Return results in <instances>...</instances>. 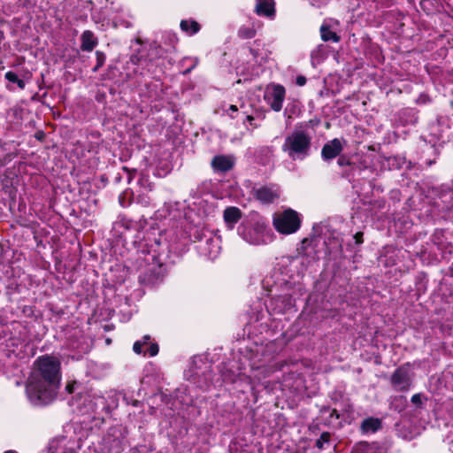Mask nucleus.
I'll list each match as a JSON object with an SVG mask.
<instances>
[{
	"mask_svg": "<svg viewBox=\"0 0 453 453\" xmlns=\"http://www.w3.org/2000/svg\"><path fill=\"white\" fill-rule=\"evenodd\" d=\"M391 385L395 391L407 392L412 386V374L409 365L398 367L392 374Z\"/></svg>",
	"mask_w": 453,
	"mask_h": 453,
	"instance_id": "4468645a",
	"label": "nucleus"
},
{
	"mask_svg": "<svg viewBox=\"0 0 453 453\" xmlns=\"http://www.w3.org/2000/svg\"><path fill=\"white\" fill-rule=\"evenodd\" d=\"M212 365L204 356H196L192 358L190 367L186 372L187 380L196 388L205 391L212 385Z\"/></svg>",
	"mask_w": 453,
	"mask_h": 453,
	"instance_id": "1a4fd4ad",
	"label": "nucleus"
},
{
	"mask_svg": "<svg viewBox=\"0 0 453 453\" xmlns=\"http://www.w3.org/2000/svg\"><path fill=\"white\" fill-rule=\"evenodd\" d=\"M132 54L124 65L128 79L145 77L154 73V62L164 56V49L156 42L143 43L135 39L131 44Z\"/></svg>",
	"mask_w": 453,
	"mask_h": 453,
	"instance_id": "20e7f679",
	"label": "nucleus"
},
{
	"mask_svg": "<svg viewBox=\"0 0 453 453\" xmlns=\"http://www.w3.org/2000/svg\"><path fill=\"white\" fill-rule=\"evenodd\" d=\"M56 448L55 453H77V450L81 448L80 440L75 438L67 439L62 437L57 441H52L50 449Z\"/></svg>",
	"mask_w": 453,
	"mask_h": 453,
	"instance_id": "aec40b11",
	"label": "nucleus"
},
{
	"mask_svg": "<svg viewBox=\"0 0 453 453\" xmlns=\"http://www.w3.org/2000/svg\"><path fill=\"white\" fill-rule=\"evenodd\" d=\"M255 197L264 203H273L280 197V189L276 184L258 186L253 188Z\"/></svg>",
	"mask_w": 453,
	"mask_h": 453,
	"instance_id": "f3484780",
	"label": "nucleus"
},
{
	"mask_svg": "<svg viewBox=\"0 0 453 453\" xmlns=\"http://www.w3.org/2000/svg\"><path fill=\"white\" fill-rule=\"evenodd\" d=\"M311 4L317 7H320L321 5L325 4L327 0H311Z\"/></svg>",
	"mask_w": 453,
	"mask_h": 453,
	"instance_id": "603ef678",
	"label": "nucleus"
},
{
	"mask_svg": "<svg viewBox=\"0 0 453 453\" xmlns=\"http://www.w3.org/2000/svg\"><path fill=\"white\" fill-rule=\"evenodd\" d=\"M311 135L307 130L295 129L285 137L281 150L293 161H303L309 157Z\"/></svg>",
	"mask_w": 453,
	"mask_h": 453,
	"instance_id": "6e6552de",
	"label": "nucleus"
},
{
	"mask_svg": "<svg viewBox=\"0 0 453 453\" xmlns=\"http://www.w3.org/2000/svg\"><path fill=\"white\" fill-rule=\"evenodd\" d=\"M238 235L250 245H266L273 241V234L264 219L250 213L237 227Z\"/></svg>",
	"mask_w": 453,
	"mask_h": 453,
	"instance_id": "423d86ee",
	"label": "nucleus"
},
{
	"mask_svg": "<svg viewBox=\"0 0 453 453\" xmlns=\"http://www.w3.org/2000/svg\"><path fill=\"white\" fill-rule=\"evenodd\" d=\"M353 239L355 240V244L360 245L363 242V233L357 232L353 235Z\"/></svg>",
	"mask_w": 453,
	"mask_h": 453,
	"instance_id": "de8ad7c7",
	"label": "nucleus"
},
{
	"mask_svg": "<svg viewBox=\"0 0 453 453\" xmlns=\"http://www.w3.org/2000/svg\"><path fill=\"white\" fill-rule=\"evenodd\" d=\"M446 440H447L448 444L449 445V450H451V452L453 453V433L452 432H450L448 434Z\"/></svg>",
	"mask_w": 453,
	"mask_h": 453,
	"instance_id": "8fccbe9b",
	"label": "nucleus"
},
{
	"mask_svg": "<svg viewBox=\"0 0 453 453\" xmlns=\"http://www.w3.org/2000/svg\"><path fill=\"white\" fill-rule=\"evenodd\" d=\"M331 434L328 432H324L320 434L319 438L316 441L315 446L323 449L328 448L331 445Z\"/></svg>",
	"mask_w": 453,
	"mask_h": 453,
	"instance_id": "72a5a7b5",
	"label": "nucleus"
},
{
	"mask_svg": "<svg viewBox=\"0 0 453 453\" xmlns=\"http://www.w3.org/2000/svg\"><path fill=\"white\" fill-rule=\"evenodd\" d=\"M145 242L144 248L137 251L133 265L141 272L139 281L143 285L154 287L161 283L165 277L162 257H167V253L175 250V248L166 239L163 242L161 237L154 238L150 243L147 240Z\"/></svg>",
	"mask_w": 453,
	"mask_h": 453,
	"instance_id": "f03ea898",
	"label": "nucleus"
},
{
	"mask_svg": "<svg viewBox=\"0 0 453 453\" xmlns=\"http://www.w3.org/2000/svg\"><path fill=\"white\" fill-rule=\"evenodd\" d=\"M429 142H431V143L433 142V143H434V145H433V146H434L436 142H435V140H434V139H431V140H429Z\"/></svg>",
	"mask_w": 453,
	"mask_h": 453,
	"instance_id": "13d9d810",
	"label": "nucleus"
},
{
	"mask_svg": "<svg viewBox=\"0 0 453 453\" xmlns=\"http://www.w3.org/2000/svg\"><path fill=\"white\" fill-rule=\"evenodd\" d=\"M325 234V244L330 245V249H342V234L334 229H332L330 226H326Z\"/></svg>",
	"mask_w": 453,
	"mask_h": 453,
	"instance_id": "393cba45",
	"label": "nucleus"
},
{
	"mask_svg": "<svg viewBox=\"0 0 453 453\" xmlns=\"http://www.w3.org/2000/svg\"><path fill=\"white\" fill-rule=\"evenodd\" d=\"M165 209L167 214H164L165 218H169L170 220L180 221L182 226L184 223L189 225L190 228H195L196 225L201 226H208L206 222L210 217H212L215 212L213 204L208 203L205 200L198 198L192 204H188V210L182 212L184 206L180 203H168L165 204Z\"/></svg>",
	"mask_w": 453,
	"mask_h": 453,
	"instance_id": "39448f33",
	"label": "nucleus"
},
{
	"mask_svg": "<svg viewBox=\"0 0 453 453\" xmlns=\"http://www.w3.org/2000/svg\"><path fill=\"white\" fill-rule=\"evenodd\" d=\"M422 398H423V395L418 393V394H415L411 396V403L416 405V406H420L421 403H422Z\"/></svg>",
	"mask_w": 453,
	"mask_h": 453,
	"instance_id": "c03bdc74",
	"label": "nucleus"
},
{
	"mask_svg": "<svg viewBox=\"0 0 453 453\" xmlns=\"http://www.w3.org/2000/svg\"><path fill=\"white\" fill-rule=\"evenodd\" d=\"M351 453H377L376 447L373 444H369L367 442H359L357 443Z\"/></svg>",
	"mask_w": 453,
	"mask_h": 453,
	"instance_id": "473e14b6",
	"label": "nucleus"
},
{
	"mask_svg": "<svg viewBox=\"0 0 453 453\" xmlns=\"http://www.w3.org/2000/svg\"><path fill=\"white\" fill-rule=\"evenodd\" d=\"M4 453H16V452H15V451H13V450H7V451H5Z\"/></svg>",
	"mask_w": 453,
	"mask_h": 453,
	"instance_id": "052dcab7",
	"label": "nucleus"
},
{
	"mask_svg": "<svg viewBox=\"0 0 453 453\" xmlns=\"http://www.w3.org/2000/svg\"><path fill=\"white\" fill-rule=\"evenodd\" d=\"M255 11L259 16L273 18L274 16V1L273 0H256Z\"/></svg>",
	"mask_w": 453,
	"mask_h": 453,
	"instance_id": "a878e982",
	"label": "nucleus"
},
{
	"mask_svg": "<svg viewBox=\"0 0 453 453\" xmlns=\"http://www.w3.org/2000/svg\"><path fill=\"white\" fill-rule=\"evenodd\" d=\"M285 96L286 89L280 84L269 85L264 94L265 103L276 112L281 111Z\"/></svg>",
	"mask_w": 453,
	"mask_h": 453,
	"instance_id": "ddd939ff",
	"label": "nucleus"
},
{
	"mask_svg": "<svg viewBox=\"0 0 453 453\" xmlns=\"http://www.w3.org/2000/svg\"><path fill=\"white\" fill-rule=\"evenodd\" d=\"M337 163L340 166H344V165H350V162L349 160V158L345 156H339L338 157V160H337Z\"/></svg>",
	"mask_w": 453,
	"mask_h": 453,
	"instance_id": "49530a36",
	"label": "nucleus"
},
{
	"mask_svg": "<svg viewBox=\"0 0 453 453\" xmlns=\"http://www.w3.org/2000/svg\"><path fill=\"white\" fill-rule=\"evenodd\" d=\"M235 163L234 156L217 155L211 162V165L216 173H226L233 169Z\"/></svg>",
	"mask_w": 453,
	"mask_h": 453,
	"instance_id": "4be33fe9",
	"label": "nucleus"
},
{
	"mask_svg": "<svg viewBox=\"0 0 453 453\" xmlns=\"http://www.w3.org/2000/svg\"><path fill=\"white\" fill-rule=\"evenodd\" d=\"M430 102H431V99H430L429 96L426 94H421L417 99V103L419 104H426Z\"/></svg>",
	"mask_w": 453,
	"mask_h": 453,
	"instance_id": "a18cd8bd",
	"label": "nucleus"
},
{
	"mask_svg": "<svg viewBox=\"0 0 453 453\" xmlns=\"http://www.w3.org/2000/svg\"><path fill=\"white\" fill-rule=\"evenodd\" d=\"M288 262L293 266H296L298 264L302 265V271H303L308 266L305 260L302 257L293 258L291 260L288 259V261L282 260V263L288 264Z\"/></svg>",
	"mask_w": 453,
	"mask_h": 453,
	"instance_id": "ea45409f",
	"label": "nucleus"
},
{
	"mask_svg": "<svg viewBox=\"0 0 453 453\" xmlns=\"http://www.w3.org/2000/svg\"><path fill=\"white\" fill-rule=\"evenodd\" d=\"M126 429L122 426H115L108 429L102 439L99 453H121Z\"/></svg>",
	"mask_w": 453,
	"mask_h": 453,
	"instance_id": "f8f14e48",
	"label": "nucleus"
},
{
	"mask_svg": "<svg viewBox=\"0 0 453 453\" xmlns=\"http://www.w3.org/2000/svg\"><path fill=\"white\" fill-rule=\"evenodd\" d=\"M66 348L73 352V359H79L90 350L91 342L84 335L75 334L67 340Z\"/></svg>",
	"mask_w": 453,
	"mask_h": 453,
	"instance_id": "dca6fc26",
	"label": "nucleus"
},
{
	"mask_svg": "<svg viewBox=\"0 0 453 453\" xmlns=\"http://www.w3.org/2000/svg\"><path fill=\"white\" fill-rule=\"evenodd\" d=\"M190 236L197 243L196 249L200 256L214 260L220 253V237L214 233L213 229L208 226L196 225L195 228L189 229Z\"/></svg>",
	"mask_w": 453,
	"mask_h": 453,
	"instance_id": "0eeeda50",
	"label": "nucleus"
},
{
	"mask_svg": "<svg viewBox=\"0 0 453 453\" xmlns=\"http://www.w3.org/2000/svg\"><path fill=\"white\" fill-rule=\"evenodd\" d=\"M306 78L303 75H298L296 79V84L300 87L304 86L306 84Z\"/></svg>",
	"mask_w": 453,
	"mask_h": 453,
	"instance_id": "09e8293b",
	"label": "nucleus"
},
{
	"mask_svg": "<svg viewBox=\"0 0 453 453\" xmlns=\"http://www.w3.org/2000/svg\"><path fill=\"white\" fill-rule=\"evenodd\" d=\"M96 65H95V67L92 70L94 73L97 72L98 69L104 65L105 59H106L105 55L99 50L96 51Z\"/></svg>",
	"mask_w": 453,
	"mask_h": 453,
	"instance_id": "4c0bfd02",
	"label": "nucleus"
},
{
	"mask_svg": "<svg viewBox=\"0 0 453 453\" xmlns=\"http://www.w3.org/2000/svg\"><path fill=\"white\" fill-rule=\"evenodd\" d=\"M274 228L282 234H291L298 231L301 226V219L299 214L292 210L287 209L282 212L277 213L273 217Z\"/></svg>",
	"mask_w": 453,
	"mask_h": 453,
	"instance_id": "9b49d317",
	"label": "nucleus"
},
{
	"mask_svg": "<svg viewBox=\"0 0 453 453\" xmlns=\"http://www.w3.org/2000/svg\"><path fill=\"white\" fill-rule=\"evenodd\" d=\"M418 111L413 108H408L402 111L400 119L403 125L414 126L418 122Z\"/></svg>",
	"mask_w": 453,
	"mask_h": 453,
	"instance_id": "c85d7f7f",
	"label": "nucleus"
},
{
	"mask_svg": "<svg viewBox=\"0 0 453 453\" xmlns=\"http://www.w3.org/2000/svg\"><path fill=\"white\" fill-rule=\"evenodd\" d=\"M61 364L54 357L42 356L36 360L26 392L30 403L36 406L46 405L57 396L61 381Z\"/></svg>",
	"mask_w": 453,
	"mask_h": 453,
	"instance_id": "f257e3e1",
	"label": "nucleus"
},
{
	"mask_svg": "<svg viewBox=\"0 0 453 453\" xmlns=\"http://www.w3.org/2000/svg\"><path fill=\"white\" fill-rule=\"evenodd\" d=\"M441 138H442V136H441V135H439L436 139H437L438 141H440V139H441Z\"/></svg>",
	"mask_w": 453,
	"mask_h": 453,
	"instance_id": "338daca9",
	"label": "nucleus"
},
{
	"mask_svg": "<svg viewBox=\"0 0 453 453\" xmlns=\"http://www.w3.org/2000/svg\"><path fill=\"white\" fill-rule=\"evenodd\" d=\"M225 112L232 119L237 118L239 115L242 116V113H239L238 107L234 104L229 105V107L225 110Z\"/></svg>",
	"mask_w": 453,
	"mask_h": 453,
	"instance_id": "79ce46f5",
	"label": "nucleus"
},
{
	"mask_svg": "<svg viewBox=\"0 0 453 453\" xmlns=\"http://www.w3.org/2000/svg\"><path fill=\"white\" fill-rule=\"evenodd\" d=\"M180 28L189 35L196 34L200 30V25L195 20H181Z\"/></svg>",
	"mask_w": 453,
	"mask_h": 453,
	"instance_id": "c756f323",
	"label": "nucleus"
},
{
	"mask_svg": "<svg viewBox=\"0 0 453 453\" xmlns=\"http://www.w3.org/2000/svg\"><path fill=\"white\" fill-rule=\"evenodd\" d=\"M169 234H170V232L165 233V235H169Z\"/></svg>",
	"mask_w": 453,
	"mask_h": 453,
	"instance_id": "774afa93",
	"label": "nucleus"
},
{
	"mask_svg": "<svg viewBox=\"0 0 453 453\" xmlns=\"http://www.w3.org/2000/svg\"><path fill=\"white\" fill-rule=\"evenodd\" d=\"M321 38L325 42L332 41L337 42L340 41V36L336 35L335 32L330 30L329 27L326 24H323L320 27Z\"/></svg>",
	"mask_w": 453,
	"mask_h": 453,
	"instance_id": "2f4dec72",
	"label": "nucleus"
},
{
	"mask_svg": "<svg viewBox=\"0 0 453 453\" xmlns=\"http://www.w3.org/2000/svg\"><path fill=\"white\" fill-rule=\"evenodd\" d=\"M81 5H82V7H83V13H82L81 16V17H83V16H84V17H87V16H88V13L89 12H91V10H92V5H93V4H92V2H90V1H82V2H81Z\"/></svg>",
	"mask_w": 453,
	"mask_h": 453,
	"instance_id": "37998d69",
	"label": "nucleus"
},
{
	"mask_svg": "<svg viewBox=\"0 0 453 453\" xmlns=\"http://www.w3.org/2000/svg\"><path fill=\"white\" fill-rule=\"evenodd\" d=\"M19 7L31 10L39 4V0H15Z\"/></svg>",
	"mask_w": 453,
	"mask_h": 453,
	"instance_id": "e433bc0d",
	"label": "nucleus"
},
{
	"mask_svg": "<svg viewBox=\"0 0 453 453\" xmlns=\"http://www.w3.org/2000/svg\"><path fill=\"white\" fill-rule=\"evenodd\" d=\"M288 262L293 266H296L298 264L302 265V271H303L308 266L305 260L302 257L293 258L291 260L288 259V261L282 260V263L288 264Z\"/></svg>",
	"mask_w": 453,
	"mask_h": 453,
	"instance_id": "a19ab883",
	"label": "nucleus"
},
{
	"mask_svg": "<svg viewBox=\"0 0 453 453\" xmlns=\"http://www.w3.org/2000/svg\"><path fill=\"white\" fill-rule=\"evenodd\" d=\"M316 239L305 238L303 240L300 247V254L302 258L305 260L306 264L309 265L319 259L318 252L315 250Z\"/></svg>",
	"mask_w": 453,
	"mask_h": 453,
	"instance_id": "5701e85b",
	"label": "nucleus"
},
{
	"mask_svg": "<svg viewBox=\"0 0 453 453\" xmlns=\"http://www.w3.org/2000/svg\"><path fill=\"white\" fill-rule=\"evenodd\" d=\"M4 78H5L8 81H10V82H12V83H16V84L18 85V87H19V88H21V89H23V88H25V86H26L25 81H24L23 80L19 79V78L18 77V75H17L15 73L12 72V71L7 72V73L4 74Z\"/></svg>",
	"mask_w": 453,
	"mask_h": 453,
	"instance_id": "f704fd0d",
	"label": "nucleus"
},
{
	"mask_svg": "<svg viewBox=\"0 0 453 453\" xmlns=\"http://www.w3.org/2000/svg\"><path fill=\"white\" fill-rule=\"evenodd\" d=\"M196 65V63H194V64L192 65V66H191V67H189V68H188L186 71H184V72H183V73H184V74H188V73H190V72H191V70H192L193 68H195Z\"/></svg>",
	"mask_w": 453,
	"mask_h": 453,
	"instance_id": "5fc2aeb1",
	"label": "nucleus"
},
{
	"mask_svg": "<svg viewBox=\"0 0 453 453\" xmlns=\"http://www.w3.org/2000/svg\"><path fill=\"white\" fill-rule=\"evenodd\" d=\"M81 50L88 52L92 51L98 43L96 37L89 30H86L81 34Z\"/></svg>",
	"mask_w": 453,
	"mask_h": 453,
	"instance_id": "bb28decb",
	"label": "nucleus"
},
{
	"mask_svg": "<svg viewBox=\"0 0 453 453\" xmlns=\"http://www.w3.org/2000/svg\"><path fill=\"white\" fill-rule=\"evenodd\" d=\"M86 401L93 402V403H91L90 405H87L85 403V411H91L93 413L105 411L108 413L111 410V406L107 404L105 397L96 392L86 393L84 402Z\"/></svg>",
	"mask_w": 453,
	"mask_h": 453,
	"instance_id": "6ab92c4d",
	"label": "nucleus"
},
{
	"mask_svg": "<svg viewBox=\"0 0 453 453\" xmlns=\"http://www.w3.org/2000/svg\"><path fill=\"white\" fill-rule=\"evenodd\" d=\"M133 349L136 354L143 353L149 357H154L158 353V345L152 342L150 335H144L142 340L134 343Z\"/></svg>",
	"mask_w": 453,
	"mask_h": 453,
	"instance_id": "412c9836",
	"label": "nucleus"
},
{
	"mask_svg": "<svg viewBox=\"0 0 453 453\" xmlns=\"http://www.w3.org/2000/svg\"><path fill=\"white\" fill-rule=\"evenodd\" d=\"M242 218V212L238 207L229 206L223 211V220L227 230H233Z\"/></svg>",
	"mask_w": 453,
	"mask_h": 453,
	"instance_id": "b1692460",
	"label": "nucleus"
},
{
	"mask_svg": "<svg viewBox=\"0 0 453 453\" xmlns=\"http://www.w3.org/2000/svg\"><path fill=\"white\" fill-rule=\"evenodd\" d=\"M41 137H42V134H36L37 139H41Z\"/></svg>",
	"mask_w": 453,
	"mask_h": 453,
	"instance_id": "0e129e2a",
	"label": "nucleus"
},
{
	"mask_svg": "<svg viewBox=\"0 0 453 453\" xmlns=\"http://www.w3.org/2000/svg\"><path fill=\"white\" fill-rule=\"evenodd\" d=\"M282 280L286 287V291L280 295L273 296L266 305L265 311H261L257 314L252 312L250 316L251 319L258 322L262 320L265 315L271 314V312L284 313L294 308L296 302V297L294 296L295 290L288 288L289 282L288 280L283 279Z\"/></svg>",
	"mask_w": 453,
	"mask_h": 453,
	"instance_id": "9d476101",
	"label": "nucleus"
},
{
	"mask_svg": "<svg viewBox=\"0 0 453 453\" xmlns=\"http://www.w3.org/2000/svg\"><path fill=\"white\" fill-rule=\"evenodd\" d=\"M66 388L68 389L69 392H72V388L70 386H67Z\"/></svg>",
	"mask_w": 453,
	"mask_h": 453,
	"instance_id": "e2e57ef3",
	"label": "nucleus"
},
{
	"mask_svg": "<svg viewBox=\"0 0 453 453\" xmlns=\"http://www.w3.org/2000/svg\"><path fill=\"white\" fill-rule=\"evenodd\" d=\"M331 417H335L336 418H340V415L336 410H333L330 414Z\"/></svg>",
	"mask_w": 453,
	"mask_h": 453,
	"instance_id": "864d4df0",
	"label": "nucleus"
},
{
	"mask_svg": "<svg viewBox=\"0 0 453 453\" xmlns=\"http://www.w3.org/2000/svg\"><path fill=\"white\" fill-rule=\"evenodd\" d=\"M239 37L251 39L256 35V30L251 27H242L238 31Z\"/></svg>",
	"mask_w": 453,
	"mask_h": 453,
	"instance_id": "c9c22d12",
	"label": "nucleus"
},
{
	"mask_svg": "<svg viewBox=\"0 0 453 453\" xmlns=\"http://www.w3.org/2000/svg\"><path fill=\"white\" fill-rule=\"evenodd\" d=\"M86 396V394L84 395H81L80 397H79V400H78V403H77V405H78V408L80 409V411L82 413V414H92L93 412L91 411H85L86 409L84 407V404L86 403L87 405H90L91 403H93V402H90V401H86L84 402V397Z\"/></svg>",
	"mask_w": 453,
	"mask_h": 453,
	"instance_id": "58836bf2",
	"label": "nucleus"
},
{
	"mask_svg": "<svg viewBox=\"0 0 453 453\" xmlns=\"http://www.w3.org/2000/svg\"><path fill=\"white\" fill-rule=\"evenodd\" d=\"M242 120L248 131H253L260 127V122L256 120L255 116L252 114H247L246 111L242 112Z\"/></svg>",
	"mask_w": 453,
	"mask_h": 453,
	"instance_id": "7c9ffc66",
	"label": "nucleus"
},
{
	"mask_svg": "<svg viewBox=\"0 0 453 453\" xmlns=\"http://www.w3.org/2000/svg\"><path fill=\"white\" fill-rule=\"evenodd\" d=\"M346 141L334 138L324 144L321 150V157L324 161H331L339 157L343 150Z\"/></svg>",
	"mask_w": 453,
	"mask_h": 453,
	"instance_id": "a211bd4d",
	"label": "nucleus"
},
{
	"mask_svg": "<svg viewBox=\"0 0 453 453\" xmlns=\"http://www.w3.org/2000/svg\"><path fill=\"white\" fill-rule=\"evenodd\" d=\"M0 252H1V256L3 255V249H2V245L0 244Z\"/></svg>",
	"mask_w": 453,
	"mask_h": 453,
	"instance_id": "680f3d73",
	"label": "nucleus"
},
{
	"mask_svg": "<svg viewBox=\"0 0 453 453\" xmlns=\"http://www.w3.org/2000/svg\"><path fill=\"white\" fill-rule=\"evenodd\" d=\"M432 129H433L434 131H435V130H437V129H438V127H437V126H433V127H432Z\"/></svg>",
	"mask_w": 453,
	"mask_h": 453,
	"instance_id": "bf43d9fd",
	"label": "nucleus"
},
{
	"mask_svg": "<svg viewBox=\"0 0 453 453\" xmlns=\"http://www.w3.org/2000/svg\"><path fill=\"white\" fill-rule=\"evenodd\" d=\"M434 206L438 211L453 212V185H441L438 188Z\"/></svg>",
	"mask_w": 453,
	"mask_h": 453,
	"instance_id": "2eb2a0df",
	"label": "nucleus"
},
{
	"mask_svg": "<svg viewBox=\"0 0 453 453\" xmlns=\"http://www.w3.org/2000/svg\"><path fill=\"white\" fill-rule=\"evenodd\" d=\"M124 170H127V173H128V177H127V179H128V182H130V181H131V179L133 178L132 173H131V172H130L129 170H127L126 167L124 168Z\"/></svg>",
	"mask_w": 453,
	"mask_h": 453,
	"instance_id": "6e6d98bb",
	"label": "nucleus"
},
{
	"mask_svg": "<svg viewBox=\"0 0 453 453\" xmlns=\"http://www.w3.org/2000/svg\"><path fill=\"white\" fill-rule=\"evenodd\" d=\"M137 404H138V401H136V400H135V401L134 402V405H135V406H136Z\"/></svg>",
	"mask_w": 453,
	"mask_h": 453,
	"instance_id": "69168bd1",
	"label": "nucleus"
},
{
	"mask_svg": "<svg viewBox=\"0 0 453 453\" xmlns=\"http://www.w3.org/2000/svg\"><path fill=\"white\" fill-rule=\"evenodd\" d=\"M119 203H120V204H121L122 206H125V204H124V203H123V201H122V197H121V196H119Z\"/></svg>",
	"mask_w": 453,
	"mask_h": 453,
	"instance_id": "4d7b16f0",
	"label": "nucleus"
},
{
	"mask_svg": "<svg viewBox=\"0 0 453 453\" xmlns=\"http://www.w3.org/2000/svg\"><path fill=\"white\" fill-rule=\"evenodd\" d=\"M255 118L257 122H260L265 118V111H257Z\"/></svg>",
	"mask_w": 453,
	"mask_h": 453,
	"instance_id": "3c124183",
	"label": "nucleus"
},
{
	"mask_svg": "<svg viewBox=\"0 0 453 453\" xmlns=\"http://www.w3.org/2000/svg\"><path fill=\"white\" fill-rule=\"evenodd\" d=\"M381 428V421L377 418H367L361 423L360 429L363 434H374Z\"/></svg>",
	"mask_w": 453,
	"mask_h": 453,
	"instance_id": "cd10ccee",
	"label": "nucleus"
},
{
	"mask_svg": "<svg viewBox=\"0 0 453 453\" xmlns=\"http://www.w3.org/2000/svg\"><path fill=\"white\" fill-rule=\"evenodd\" d=\"M273 348V345H266L265 347H257L256 349L257 354H261L263 358L258 359L262 364L257 365L254 361L251 364L253 371L252 378L245 376L242 372L235 373L232 371H222L221 377L226 383H245L250 386L251 389L255 388V384L262 385L265 389L271 388V382L275 380L278 381L279 377H273V373L281 370L285 365L283 361H273V357L265 353Z\"/></svg>",
	"mask_w": 453,
	"mask_h": 453,
	"instance_id": "7ed1b4c3",
	"label": "nucleus"
}]
</instances>
